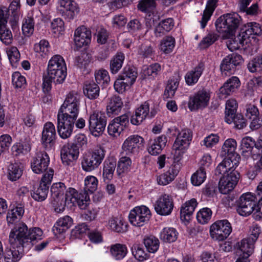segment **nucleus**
I'll list each match as a JSON object with an SVG mask.
<instances>
[{"mask_svg":"<svg viewBox=\"0 0 262 262\" xmlns=\"http://www.w3.org/2000/svg\"><path fill=\"white\" fill-rule=\"evenodd\" d=\"M95 80L98 84H102L103 86H107L110 82L108 72L104 69H100L95 73Z\"/></svg>","mask_w":262,"mask_h":262,"instance_id":"nucleus-56","label":"nucleus"},{"mask_svg":"<svg viewBox=\"0 0 262 262\" xmlns=\"http://www.w3.org/2000/svg\"><path fill=\"white\" fill-rule=\"evenodd\" d=\"M108 226L112 231L117 233H124L127 231L125 222L117 217H112L108 222Z\"/></svg>","mask_w":262,"mask_h":262,"instance_id":"nucleus-38","label":"nucleus"},{"mask_svg":"<svg viewBox=\"0 0 262 262\" xmlns=\"http://www.w3.org/2000/svg\"><path fill=\"white\" fill-rule=\"evenodd\" d=\"M211 215L212 211L211 209L208 208H204L198 212L196 219L200 223L205 224L210 221Z\"/></svg>","mask_w":262,"mask_h":262,"instance_id":"nucleus-62","label":"nucleus"},{"mask_svg":"<svg viewBox=\"0 0 262 262\" xmlns=\"http://www.w3.org/2000/svg\"><path fill=\"white\" fill-rule=\"evenodd\" d=\"M209 99L210 95L206 91H199L190 97L188 107L191 111L203 108L207 106Z\"/></svg>","mask_w":262,"mask_h":262,"instance_id":"nucleus-20","label":"nucleus"},{"mask_svg":"<svg viewBox=\"0 0 262 262\" xmlns=\"http://www.w3.org/2000/svg\"><path fill=\"white\" fill-rule=\"evenodd\" d=\"M247 68L251 73H260L262 71V54L256 56L250 61Z\"/></svg>","mask_w":262,"mask_h":262,"instance_id":"nucleus-55","label":"nucleus"},{"mask_svg":"<svg viewBox=\"0 0 262 262\" xmlns=\"http://www.w3.org/2000/svg\"><path fill=\"white\" fill-rule=\"evenodd\" d=\"M24 213V209L20 206H16L9 210L7 215V221L8 225L13 224L17 220L20 219Z\"/></svg>","mask_w":262,"mask_h":262,"instance_id":"nucleus-50","label":"nucleus"},{"mask_svg":"<svg viewBox=\"0 0 262 262\" xmlns=\"http://www.w3.org/2000/svg\"><path fill=\"white\" fill-rule=\"evenodd\" d=\"M151 217L149 209L145 206L134 208L128 216L130 223L135 226L141 227L147 224Z\"/></svg>","mask_w":262,"mask_h":262,"instance_id":"nucleus-11","label":"nucleus"},{"mask_svg":"<svg viewBox=\"0 0 262 262\" xmlns=\"http://www.w3.org/2000/svg\"><path fill=\"white\" fill-rule=\"evenodd\" d=\"M149 106V102L145 101L136 109L130 118L131 123L133 125H138L146 118L150 119L154 118L158 113L159 109L158 107L155 106L151 108L150 111Z\"/></svg>","mask_w":262,"mask_h":262,"instance_id":"nucleus-8","label":"nucleus"},{"mask_svg":"<svg viewBox=\"0 0 262 262\" xmlns=\"http://www.w3.org/2000/svg\"><path fill=\"white\" fill-rule=\"evenodd\" d=\"M110 252L116 259L120 260L126 256L127 253V248L125 245L115 244L111 245Z\"/></svg>","mask_w":262,"mask_h":262,"instance_id":"nucleus-45","label":"nucleus"},{"mask_svg":"<svg viewBox=\"0 0 262 262\" xmlns=\"http://www.w3.org/2000/svg\"><path fill=\"white\" fill-rule=\"evenodd\" d=\"M175 46V39L171 36H167L162 39L160 43V50L165 54L171 52Z\"/></svg>","mask_w":262,"mask_h":262,"instance_id":"nucleus-53","label":"nucleus"},{"mask_svg":"<svg viewBox=\"0 0 262 262\" xmlns=\"http://www.w3.org/2000/svg\"><path fill=\"white\" fill-rule=\"evenodd\" d=\"M192 140V133L190 129H184L180 132L173 145V148L177 149H185Z\"/></svg>","mask_w":262,"mask_h":262,"instance_id":"nucleus-27","label":"nucleus"},{"mask_svg":"<svg viewBox=\"0 0 262 262\" xmlns=\"http://www.w3.org/2000/svg\"><path fill=\"white\" fill-rule=\"evenodd\" d=\"M83 93L90 99H95L99 96L100 88L94 81H86L83 87Z\"/></svg>","mask_w":262,"mask_h":262,"instance_id":"nucleus-40","label":"nucleus"},{"mask_svg":"<svg viewBox=\"0 0 262 262\" xmlns=\"http://www.w3.org/2000/svg\"><path fill=\"white\" fill-rule=\"evenodd\" d=\"M180 169L178 164H171L169 169L157 178L159 184L166 185L172 182L178 175Z\"/></svg>","mask_w":262,"mask_h":262,"instance_id":"nucleus-28","label":"nucleus"},{"mask_svg":"<svg viewBox=\"0 0 262 262\" xmlns=\"http://www.w3.org/2000/svg\"><path fill=\"white\" fill-rule=\"evenodd\" d=\"M161 71V66L158 63H155L148 67H145L143 69V74L146 77H156Z\"/></svg>","mask_w":262,"mask_h":262,"instance_id":"nucleus-60","label":"nucleus"},{"mask_svg":"<svg viewBox=\"0 0 262 262\" xmlns=\"http://www.w3.org/2000/svg\"><path fill=\"white\" fill-rule=\"evenodd\" d=\"M106 121V117L103 112L95 111L91 114L89 119V127L92 134L95 137L102 135L105 130Z\"/></svg>","mask_w":262,"mask_h":262,"instance_id":"nucleus-10","label":"nucleus"},{"mask_svg":"<svg viewBox=\"0 0 262 262\" xmlns=\"http://www.w3.org/2000/svg\"><path fill=\"white\" fill-rule=\"evenodd\" d=\"M173 206L172 199L168 195L164 194L156 202L155 209L158 214L166 216L171 214Z\"/></svg>","mask_w":262,"mask_h":262,"instance_id":"nucleus-21","label":"nucleus"},{"mask_svg":"<svg viewBox=\"0 0 262 262\" xmlns=\"http://www.w3.org/2000/svg\"><path fill=\"white\" fill-rule=\"evenodd\" d=\"M75 199V205L77 204L81 209H85L90 202L89 192L84 190L79 193L77 192Z\"/></svg>","mask_w":262,"mask_h":262,"instance_id":"nucleus-57","label":"nucleus"},{"mask_svg":"<svg viewBox=\"0 0 262 262\" xmlns=\"http://www.w3.org/2000/svg\"><path fill=\"white\" fill-rule=\"evenodd\" d=\"M66 189L67 187L62 182L54 183L51 186V203L54 207V209L59 206L60 200L63 198Z\"/></svg>","mask_w":262,"mask_h":262,"instance_id":"nucleus-26","label":"nucleus"},{"mask_svg":"<svg viewBox=\"0 0 262 262\" xmlns=\"http://www.w3.org/2000/svg\"><path fill=\"white\" fill-rule=\"evenodd\" d=\"M132 160L129 157L123 156L121 157L117 165V173L118 176L127 172L130 169L132 166Z\"/></svg>","mask_w":262,"mask_h":262,"instance_id":"nucleus-47","label":"nucleus"},{"mask_svg":"<svg viewBox=\"0 0 262 262\" xmlns=\"http://www.w3.org/2000/svg\"><path fill=\"white\" fill-rule=\"evenodd\" d=\"M80 111V105H61L58 111V114H60L61 116H64L65 117L76 120L78 117Z\"/></svg>","mask_w":262,"mask_h":262,"instance_id":"nucleus-41","label":"nucleus"},{"mask_svg":"<svg viewBox=\"0 0 262 262\" xmlns=\"http://www.w3.org/2000/svg\"><path fill=\"white\" fill-rule=\"evenodd\" d=\"M125 55L121 52H118L110 60V71L112 74H116L121 69Z\"/></svg>","mask_w":262,"mask_h":262,"instance_id":"nucleus-42","label":"nucleus"},{"mask_svg":"<svg viewBox=\"0 0 262 262\" xmlns=\"http://www.w3.org/2000/svg\"><path fill=\"white\" fill-rule=\"evenodd\" d=\"M236 146V142L233 139H228L225 141L221 151V156L224 159L219 164L218 170H221L225 166L229 167L230 165H232V167L233 165H238L241 157L235 152Z\"/></svg>","mask_w":262,"mask_h":262,"instance_id":"nucleus-3","label":"nucleus"},{"mask_svg":"<svg viewBox=\"0 0 262 262\" xmlns=\"http://www.w3.org/2000/svg\"><path fill=\"white\" fill-rule=\"evenodd\" d=\"M23 170L16 163L11 164L8 168V178L12 181H15L20 178Z\"/></svg>","mask_w":262,"mask_h":262,"instance_id":"nucleus-58","label":"nucleus"},{"mask_svg":"<svg viewBox=\"0 0 262 262\" xmlns=\"http://www.w3.org/2000/svg\"><path fill=\"white\" fill-rule=\"evenodd\" d=\"M123 103L121 98L117 95H114L108 98L106 105V114L108 117L118 115L123 107Z\"/></svg>","mask_w":262,"mask_h":262,"instance_id":"nucleus-29","label":"nucleus"},{"mask_svg":"<svg viewBox=\"0 0 262 262\" xmlns=\"http://www.w3.org/2000/svg\"><path fill=\"white\" fill-rule=\"evenodd\" d=\"M98 186V180L93 176H89L85 178L84 180V187L83 190L90 193L95 192Z\"/></svg>","mask_w":262,"mask_h":262,"instance_id":"nucleus-59","label":"nucleus"},{"mask_svg":"<svg viewBox=\"0 0 262 262\" xmlns=\"http://www.w3.org/2000/svg\"><path fill=\"white\" fill-rule=\"evenodd\" d=\"M128 123L129 117L126 114L115 118L107 126L109 135L113 137H118L126 127Z\"/></svg>","mask_w":262,"mask_h":262,"instance_id":"nucleus-16","label":"nucleus"},{"mask_svg":"<svg viewBox=\"0 0 262 262\" xmlns=\"http://www.w3.org/2000/svg\"><path fill=\"white\" fill-rule=\"evenodd\" d=\"M8 17L7 9H0V40L6 45L11 44L13 41L11 31L7 27Z\"/></svg>","mask_w":262,"mask_h":262,"instance_id":"nucleus-19","label":"nucleus"},{"mask_svg":"<svg viewBox=\"0 0 262 262\" xmlns=\"http://www.w3.org/2000/svg\"><path fill=\"white\" fill-rule=\"evenodd\" d=\"M144 245L149 253H155L159 249L160 242L158 238L154 235L146 236L143 239Z\"/></svg>","mask_w":262,"mask_h":262,"instance_id":"nucleus-46","label":"nucleus"},{"mask_svg":"<svg viewBox=\"0 0 262 262\" xmlns=\"http://www.w3.org/2000/svg\"><path fill=\"white\" fill-rule=\"evenodd\" d=\"M56 138L55 126L51 122H47L44 124L42 132L41 143L45 148H51Z\"/></svg>","mask_w":262,"mask_h":262,"instance_id":"nucleus-23","label":"nucleus"},{"mask_svg":"<svg viewBox=\"0 0 262 262\" xmlns=\"http://www.w3.org/2000/svg\"><path fill=\"white\" fill-rule=\"evenodd\" d=\"M238 166L233 165L232 166V165H230L229 167L225 166L224 169H221V170L219 168V165L216 167L215 170V174L216 176L222 175L221 178L222 179H227V181H229V182H232L231 179L234 180V179L233 177L236 178V184L238 181L239 178V173L238 171L236 170L235 169Z\"/></svg>","mask_w":262,"mask_h":262,"instance_id":"nucleus-32","label":"nucleus"},{"mask_svg":"<svg viewBox=\"0 0 262 262\" xmlns=\"http://www.w3.org/2000/svg\"><path fill=\"white\" fill-rule=\"evenodd\" d=\"M132 252L135 257L140 261L147 259L149 257L148 254L144 251L142 246L138 244H135L133 246Z\"/></svg>","mask_w":262,"mask_h":262,"instance_id":"nucleus-61","label":"nucleus"},{"mask_svg":"<svg viewBox=\"0 0 262 262\" xmlns=\"http://www.w3.org/2000/svg\"><path fill=\"white\" fill-rule=\"evenodd\" d=\"M234 180L231 179L232 182L227 181V179H220L219 183V189L221 193L227 194L232 191L236 185V178L233 177Z\"/></svg>","mask_w":262,"mask_h":262,"instance_id":"nucleus-51","label":"nucleus"},{"mask_svg":"<svg viewBox=\"0 0 262 262\" xmlns=\"http://www.w3.org/2000/svg\"><path fill=\"white\" fill-rule=\"evenodd\" d=\"M206 178V170L202 168H199L191 176V183L194 186H199L204 182Z\"/></svg>","mask_w":262,"mask_h":262,"instance_id":"nucleus-63","label":"nucleus"},{"mask_svg":"<svg viewBox=\"0 0 262 262\" xmlns=\"http://www.w3.org/2000/svg\"><path fill=\"white\" fill-rule=\"evenodd\" d=\"M50 158L45 151H39L36 153L31 163V167L34 173L40 174L45 172L48 168Z\"/></svg>","mask_w":262,"mask_h":262,"instance_id":"nucleus-17","label":"nucleus"},{"mask_svg":"<svg viewBox=\"0 0 262 262\" xmlns=\"http://www.w3.org/2000/svg\"><path fill=\"white\" fill-rule=\"evenodd\" d=\"M241 16L236 13H229L222 15L215 22L216 30L224 37L230 38L241 23Z\"/></svg>","mask_w":262,"mask_h":262,"instance_id":"nucleus-2","label":"nucleus"},{"mask_svg":"<svg viewBox=\"0 0 262 262\" xmlns=\"http://www.w3.org/2000/svg\"><path fill=\"white\" fill-rule=\"evenodd\" d=\"M79 155L78 148L75 144H64L60 150V156L62 163L66 166H72Z\"/></svg>","mask_w":262,"mask_h":262,"instance_id":"nucleus-13","label":"nucleus"},{"mask_svg":"<svg viewBox=\"0 0 262 262\" xmlns=\"http://www.w3.org/2000/svg\"><path fill=\"white\" fill-rule=\"evenodd\" d=\"M105 155V150L101 147L85 153L81 163L82 169L86 172H91L97 169L103 161Z\"/></svg>","mask_w":262,"mask_h":262,"instance_id":"nucleus-5","label":"nucleus"},{"mask_svg":"<svg viewBox=\"0 0 262 262\" xmlns=\"http://www.w3.org/2000/svg\"><path fill=\"white\" fill-rule=\"evenodd\" d=\"M47 75L53 78L55 83H62L67 76V67L63 57L54 55L49 61Z\"/></svg>","mask_w":262,"mask_h":262,"instance_id":"nucleus-4","label":"nucleus"},{"mask_svg":"<svg viewBox=\"0 0 262 262\" xmlns=\"http://www.w3.org/2000/svg\"><path fill=\"white\" fill-rule=\"evenodd\" d=\"M42 231L37 227L33 228L28 230L27 226L23 222H19L15 225L11 229L9 236V242L10 244H20L25 247L30 243L41 239Z\"/></svg>","mask_w":262,"mask_h":262,"instance_id":"nucleus-1","label":"nucleus"},{"mask_svg":"<svg viewBox=\"0 0 262 262\" xmlns=\"http://www.w3.org/2000/svg\"><path fill=\"white\" fill-rule=\"evenodd\" d=\"M34 20L32 16L28 15L23 21L22 31L26 36L31 35L34 29Z\"/></svg>","mask_w":262,"mask_h":262,"instance_id":"nucleus-54","label":"nucleus"},{"mask_svg":"<svg viewBox=\"0 0 262 262\" xmlns=\"http://www.w3.org/2000/svg\"><path fill=\"white\" fill-rule=\"evenodd\" d=\"M218 0H208L205 9L203 11L202 18L200 21L201 28L204 29L207 25L208 21L210 19L213 12L217 6Z\"/></svg>","mask_w":262,"mask_h":262,"instance_id":"nucleus-39","label":"nucleus"},{"mask_svg":"<svg viewBox=\"0 0 262 262\" xmlns=\"http://www.w3.org/2000/svg\"><path fill=\"white\" fill-rule=\"evenodd\" d=\"M240 81L238 77L233 76L229 78L220 89V97L226 98L240 86Z\"/></svg>","mask_w":262,"mask_h":262,"instance_id":"nucleus-30","label":"nucleus"},{"mask_svg":"<svg viewBox=\"0 0 262 262\" xmlns=\"http://www.w3.org/2000/svg\"><path fill=\"white\" fill-rule=\"evenodd\" d=\"M116 166V161L113 158L105 160L102 171V177L104 182H108L113 179Z\"/></svg>","mask_w":262,"mask_h":262,"instance_id":"nucleus-35","label":"nucleus"},{"mask_svg":"<svg viewBox=\"0 0 262 262\" xmlns=\"http://www.w3.org/2000/svg\"><path fill=\"white\" fill-rule=\"evenodd\" d=\"M205 69V66L203 62H200L192 70L188 71L185 75L186 83L189 85H192L196 83Z\"/></svg>","mask_w":262,"mask_h":262,"instance_id":"nucleus-33","label":"nucleus"},{"mask_svg":"<svg viewBox=\"0 0 262 262\" xmlns=\"http://www.w3.org/2000/svg\"><path fill=\"white\" fill-rule=\"evenodd\" d=\"M178 236V232L172 227H165L160 234V239L165 243H171L175 242Z\"/></svg>","mask_w":262,"mask_h":262,"instance_id":"nucleus-44","label":"nucleus"},{"mask_svg":"<svg viewBox=\"0 0 262 262\" xmlns=\"http://www.w3.org/2000/svg\"><path fill=\"white\" fill-rule=\"evenodd\" d=\"M54 170L50 168L49 171L43 175L39 185L37 188H34L31 196L35 201L42 202L47 198Z\"/></svg>","mask_w":262,"mask_h":262,"instance_id":"nucleus-7","label":"nucleus"},{"mask_svg":"<svg viewBox=\"0 0 262 262\" xmlns=\"http://www.w3.org/2000/svg\"><path fill=\"white\" fill-rule=\"evenodd\" d=\"M232 230L231 225L227 220H218L211 225L210 234L212 238L222 241L229 236Z\"/></svg>","mask_w":262,"mask_h":262,"instance_id":"nucleus-9","label":"nucleus"},{"mask_svg":"<svg viewBox=\"0 0 262 262\" xmlns=\"http://www.w3.org/2000/svg\"><path fill=\"white\" fill-rule=\"evenodd\" d=\"M91 32L84 26L78 27L75 31L74 41L77 48L87 46L91 41Z\"/></svg>","mask_w":262,"mask_h":262,"instance_id":"nucleus-25","label":"nucleus"},{"mask_svg":"<svg viewBox=\"0 0 262 262\" xmlns=\"http://www.w3.org/2000/svg\"><path fill=\"white\" fill-rule=\"evenodd\" d=\"M237 103L234 99H229L226 102L225 121L229 123L232 120L231 117L236 115Z\"/></svg>","mask_w":262,"mask_h":262,"instance_id":"nucleus-48","label":"nucleus"},{"mask_svg":"<svg viewBox=\"0 0 262 262\" xmlns=\"http://www.w3.org/2000/svg\"><path fill=\"white\" fill-rule=\"evenodd\" d=\"M144 139L137 135L129 136L122 146V154L131 156L138 153L143 147Z\"/></svg>","mask_w":262,"mask_h":262,"instance_id":"nucleus-12","label":"nucleus"},{"mask_svg":"<svg viewBox=\"0 0 262 262\" xmlns=\"http://www.w3.org/2000/svg\"><path fill=\"white\" fill-rule=\"evenodd\" d=\"M198 202L195 199H192L187 201L184 204L181 208L180 216L182 220L188 221L190 220L191 215L193 214Z\"/></svg>","mask_w":262,"mask_h":262,"instance_id":"nucleus-36","label":"nucleus"},{"mask_svg":"<svg viewBox=\"0 0 262 262\" xmlns=\"http://www.w3.org/2000/svg\"><path fill=\"white\" fill-rule=\"evenodd\" d=\"M257 199L251 193L243 194L236 202V211L239 215L247 216L255 210V205Z\"/></svg>","mask_w":262,"mask_h":262,"instance_id":"nucleus-6","label":"nucleus"},{"mask_svg":"<svg viewBox=\"0 0 262 262\" xmlns=\"http://www.w3.org/2000/svg\"><path fill=\"white\" fill-rule=\"evenodd\" d=\"M137 72L134 67L126 66L122 74L119 75V77H121L123 80L128 81L133 84L137 77Z\"/></svg>","mask_w":262,"mask_h":262,"instance_id":"nucleus-52","label":"nucleus"},{"mask_svg":"<svg viewBox=\"0 0 262 262\" xmlns=\"http://www.w3.org/2000/svg\"><path fill=\"white\" fill-rule=\"evenodd\" d=\"M12 82L15 88H25L26 85L25 77L21 75L19 72H15L12 75Z\"/></svg>","mask_w":262,"mask_h":262,"instance_id":"nucleus-64","label":"nucleus"},{"mask_svg":"<svg viewBox=\"0 0 262 262\" xmlns=\"http://www.w3.org/2000/svg\"><path fill=\"white\" fill-rule=\"evenodd\" d=\"M254 243L251 241V238L247 237L242 240L239 246V249L243 253L241 256L248 258L254 251Z\"/></svg>","mask_w":262,"mask_h":262,"instance_id":"nucleus-49","label":"nucleus"},{"mask_svg":"<svg viewBox=\"0 0 262 262\" xmlns=\"http://www.w3.org/2000/svg\"><path fill=\"white\" fill-rule=\"evenodd\" d=\"M72 224V218L67 215L58 219L54 226L53 230L59 234H61L65 232Z\"/></svg>","mask_w":262,"mask_h":262,"instance_id":"nucleus-43","label":"nucleus"},{"mask_svg":"<svg viewBox=\"0 0 262 262\" xmlns=\"http://www.w3.org/2000/svg\"><path fill=\"white\" fill-rule=\"evenodd\" d=\"M57 132L63 139L70 138L73 132L75 121L64 116L57 114Z\"/></svg>","mask_w":262,"mask_h":262,"instance_id":"nucleus-15","label":"nucleus"},{"mask_svg":"<svg viewBox=\"0 0 262 262\" xmlns=\"http://www.w3.org/2000/svg\"><path fill=\"white\" fill-rule=\"evenodd\" d=\"M77 191L73 188L69 187L66 189V192L63 195V198L60 200V204L59 206L55 208V211L57 213L63 212L65 209L66 204H72L75 205V199Z\"/></svg>","mask_w":262,"mask_h":262,"instance_id":"nucleus-31","label":"nucleus"},{"mask_svg":"<svg viewBox=\"0 0 262 262\" xmlns=\"http://www.w3.org/2000/svg\"><path fill=\"white\" fill-rule=\"evenodd\" d=\"M243 62V59L241 55L232 53L228 55L224 58L220 65L222 74L225 76L232 73L234 71L236 67L241 64Z\"/></svg>","mask_w":262,"mask_h":262,"instance_id":"nucleus-14","label":"nucleus"},{"mask_svg":"<svg viewBox=\"0 0 262 262\" xmlns=\"http://www.w3.org/2000/svg\"><path fill=\"white\" fill-rule=\"evenodd\" d=\"M167 138L165 135H161L154 140H150L148 148L149 153L152 155L160 154L162 149L166 146Z\"/></svg>","mask_w":262,"mask_h":262,"instance_id":"nucleus-34","label":"nucleus"},{"mask_svg":"<svg viewBox=\"0 0 262 262\" xmlns=\"http://www.w3.org/2000/svg\"><path fill=\"white\" fill-rule=\"evenodd\" d=\"M262 33V26L255 22L247 23L241 30L238 35L237 36L241 44H244V41L247 38H249L251 35H260Z\"/></svg>","mask_w":262,"mask_h":262,"instance_id":"nucleus-22","label":"nucleus"},{"mask_svg":"<svg viewBox=\"0 0 262 262\" xmlns=\"http://www.w3.org/2000/svg\"><path fill=\"white\" fill-rule=\"evenodd\" d=\"M174 26L173 19L171 18L162 20L156 27L154 30L155 35L157 37H160L170 31Z\"/></svg>","mask_w":262,"mask_h":262,"instance_id":"nucleus-37","label":"nucleus"},{"mask_svg":"<svg viewBox=\"0 0 262 262\" xmlns=\"http://www.w3.org/2000/svg\"><path fill=\"white\" fill-rule=\"evenodd\" d=\"M58 11L65 19H73L79 12L77 3L73 0H59Z\"/></svg>","mask_w":262,"mask_h":262,"instance_id":"nucleus-18","label":"nucleus"},{"mask_svg":"<svg viewBox=\"0 0 262 262\" xmlns=\"http://www.w3.org/2000/svg\"><path fill=\"white\" fill-rule=\"evenodd\" d=\"M12 248H6L3 252L5 262H17L24 254L25 246L20 244H10Z\"/></svg>","mask_w":262,"mask_h":262,"instance_id":"nucleus-24","label":"nucleus"}]
</instances>
